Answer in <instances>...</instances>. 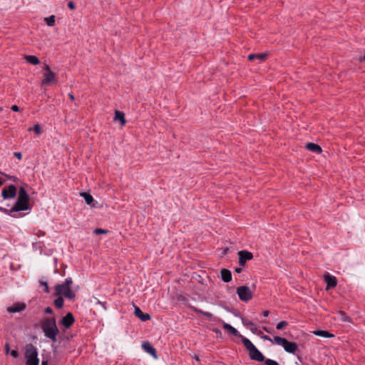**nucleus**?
Here are the masks:
<instances>
[{"label":"nucleus","mask_w":365,"mask_h":365,"mask_svg":"<svg viewBox=\"0 0 365 365\" xmlns=\"http://www.w3.org/2000/svg\"><path fill=\"white\" fill-rule=\"evenodd\" d=\"M41 328L44 335L53 341L56 340L58 329L56 326V319L53 317H47L42 319Z\"/></svg>","instance_id":"1"},{"label":"nucleus","mask_w":365,"mask_h":365,"mask_svg":"<svg viewBox=\"0 0 365 365\" xmlns=\"http://www.w3.org/2000/svg\"><path fill=\"white\" fill-rule=\"evenodd\" d=\"M29 209V197L24 187L19 188V197L14 206L12 207L13 211H24Z\"/></svg>","instance_id":"2"},{"label":"nucleus","mask_w":365,"mask_h":365,"mask_svg":"<svg viewBox=\"0 0 365 365\" xmlns=\"http://www.w3.org/2000/svg\"><path fill=\"white\" fill-rule=\"evenodd\" d=\"M24 357L26 365H38V352L33 344H28L25 347Z\"/></svg>","instance_id":"3"},{"label":"nucleus","mask_w":365,"mask_h":365,"mask_svg":"<svg viewBox=\"0 0 365 365\" xmlns=\"http://www.w3.org/2000/svg\"><path fill=\"white\" fill-rule=\"evenodd\" d=\"M247 349L249 351V356L252 360L259 362H265L264 355L256 348L254 344H244Z\"/></svg>","instance_id":"4"},{"label":"nucleus","mask_w":365,"mask_h":365,"mask_svg":"<svg viewBox=\"0 0 365 365\" xmlns=\"http://www.w3.org/2000/svg\"><path fill=\"white\" fill-rule=\"evenodd\" d=\"M237 294L240 300L248 302L252 298V292L249 287L241 286L237 289Z\"/></svg>","instance_id":"5"},{"label":"nucleus","mask_w":365,"mask_h":365,"mask_svg":"<svg viewBox=\"0 0 365 365\" xmlns=\"http://www.w3.org/2000/svg\"><path fill=\"white\" fill-rule=\"evenodd\" d=\"M45 73H43L44 78L41 81L42 85H48L51 83L56 82L55 73L51 70L48 65L44 67Z\"/></svg>","instance_id":"6"},{"label":"nucleus","mask_w":365,"mask_h":365,"mask_svg":"<svg viewBox=\"0 0 365 365\" xmlns=\"http://www.w3.org/2000/svg\"><path fill=\"white\" fill-rule=\"evenodd\" d=\"M16 195V187L14 185L4 187L1 190V196L4 200L13 199Z\"/></svg>","instance_id":"7"},{"label":"nucleus","mask_w":365,"mask_h":365,"mask_svg":"<svg viewBox=\"0 0 365 365\" xmlns=\"http://www.w3.org/2000/svg\"><path fill=\"white\" fill-rule=\"evenodd\" d=\"M239 257V264L241 267H244L246 262L253 258L252 252L247 250H241L237 253Z\"/></svg>","instance_id":"8"},{"label":"nucleus","mask_w":365,"mask_h":365,"mask_svg":"<svg viewBox=\"0 0 365 365\" xmlns=\"http://www.w3.org/2000/svg\"><path fill=\"white\" fill-rule=\"evenodd\" d=\"M74 322V317L73 314L71 312H68V314L64 316L61 322V324L65 327L68 328L70 327Z\"/></svg>","instance_id":"9"},{"label":"nucleus","mask_w":365,"mask_h":365,"mask_svg":"<svg viewBox=\"0 0 365 365\" xmlns=\"http://www.w3.org/2000/svg\"><path fill=\"white\" fill-rule=\"evenodd\" d=\"M26 309V304L24 303L17 302L14 304L12 306L7 308V311L9 313H16L24 311Z\"/></svg>","instance_id":"10"},{"label":"nucleus","mask_w":365,"mask_h":365,"mask_svg":"<svg viewBox=\"0 0 365 365\" xmlns=\"http://www.w3.org/2000/svg\"><path fill=\"white\" fill-rule=\"evenodd\" d=\"M134 314L142 322H146L150 319V316L147 313H143V311L136 306H134Z\"/></svg>","instance_id":"11"},{"label":"nucleus","mask_w":365,"mask_h":365,"mask_svg":"<svg viewBox=\"0 0 365 365\" xmlns=\"http://www.w3.org/2000/svg\"><path fill=\"white\" fill-rule=\"evenodd\" d=\"M143 349L153 356L155 359L158 358L157 351L152 344H142Z\"/></svg>","instance_id":"12"},{"label":"nucleus","mask_w":365,"mask_h":365,"mask_svg":"<svg viewBox=\"0 0 365 365\" xmlns=\"http://www.w3.org/2000/svg\"><path fill=\"white\" fill-rule=\"evenodd\" d=\"M305 147L308 150L315 153L319 154L321 153L322 151L321 147L319 145L315 144L314 143H308L306 144Z\"/></svg>","instance_id":"13"},{"label":"nucleus","mask_w":365,"mask_h":365,"mask_svg":"<svg viewBox=\"0 0 365 365\" xmlns=\"http://www.w3.org/2000/svg\"><path fill=\"white\" fill-rule=\"evenodd\" d=\"M220 273L221 278L225 282H229L232 280V273L229 269H222Z\"/></svg>","instance_id":"14"},{"label":"nucleus","mask_w":365,"mask_h":365,"mask_svg":"<svg viewBox=\"0 0 365 365\" xmlns=\"http://www.w3.org/2000/svg\"><path fill=\"white\" fill-rule=\"evenodd\" d=\"M325 281L327 282V289L333 288L336 286V279L334 276L328 275L325 277Z\"/></svg>","instance_id":"15"},{"label":"nucleus","mask_w":365,"mask_h":365,"mask_svg":"<svg viewBox=\"0 0 365 365\" xmlns=\"http://www.w3.org/2000/svg\"><path fill=\"white\" fill-rule=\"evenodd\" d=\"M287 352L295 354L297 351V344H280Z\"/></svg>","instance_id":"16"},{"label":"nucleus","mask_w":365,"mask_h":365,"mask_svg":"<svg viewBox=\"0 0 365 365\" xmlns=\"http://www.w3.org/2000/svg\"><path fill=\"white\" fill-rule=\"evenodd\" d=\"M114 120H119L122 125H124L125 124V115L121 111H119V110H115V111Z\"/></svg>","instance_id":"17"},{"label":"nucleus","mask_w":365,"mask_h":365,"mask_svg":"<svg viewBox=\"0 0 365 365\" xmlns=\"http://www.w3.org/2000/svg\"><path fill=\"white\" fill-rule=\"evenodd\" d=\"M70 289V287H68L63 283L61 284H57L55 287L56 294V295H61V294L63 295V292H66L67 289Z\"/></svg>","instance_id":"18"},{"label":"nucleus","mask_w":365,"mask_h":365,"mask_svg":"<svg viewBox=\"0 0 365 365\" xmlns=\"http://www.w3.org/2000/svg\"><path fill=\"white\" fill-rule=\"evenodd\" d=\"M223 328L227 331H228L230 334H231L234 336H240L238 331L235 328H234L233 327H232L231 325H230L228 324L224 323Z\"/></svg>","instance_id":"19"},{"label":"nucleus","mask_w":365,"mask_h":365,"mask_svg":"<svg viewBox=\"0 0 365 365\" xmlns=\"http://www.w3.org/2000/svg\"><path fill=\"white\" fill-rule=\"evenodd\" d=\"M24 59L32 65H37L39 63V60L36 56L26 55L24 56Z\"/></svg>","instance_id":"20"},{"label":"nucleus","mask_w":365,"mask_h":365,"mask_svg":"<svg viewBox=\"0 0 365 365\" xmlns=\"http://www.w3.org/2000/svg\"><path fill=\"white\" fill-rule=\"evenodd\" d=\"M314 335L322 336V337H333L334 335L325 330H317L313 332Z\"/></svg>","instance_id":"21"},{"label":"nucleus","mask_w":365,"mask_h":365,"mask_svg":"<svg viewBox=\"0 0 365 365\" xmlns=\"http://www.w3.org/2000/svg\"><path fill=\"white\" fill-rule=\"evenodd\" d=\"M81 196L83 197L86 202L89 205H91V203L94 201L93 197L89 193L81 192Z\"/></svg>","instance_id":"22"},{"label":"nucleus","mask_w":365,"mask_h":365,"mask_svg":"<svg viewBox=\"0 0 365 365\" xmlns=\"http://www.w3.org/2000/svg\"><path fill=\"white\" fill-rule=\"evenodd\" d=\"M44 21L48 26H53L55 25V16L53 15L45 18Z\"/></svg>","instance_id":"23"},{"label":"nucleus","mask_w":365,"mask_h":365,"mask_svg":"<svg viewBox=\"0 0 365 365\" xmlns=\"http://www.w3.org/2000/svg\"><path fill=\"white\" fill-rule=\"evenodd\" d=\"M53 304L57 308L60 309L63 305V299L61 297H59L54 300Z\"/></svg>","instance_id":"24"},{"label":"nucleus","mask_w":365,"mask_h":365,"mask_svg":"<svg viewBox=\"0 0 365 365\" xmlns=\"http://www.w3.org/2000/svg\"><path fill=\"white\" fill-rule=\"evenodd\" d=\"M0 211L3 212H4V213H6L7 215H11L12 217H16V216L14 214H13V213L14 212H16L17 211H13L12 208L10 209V210H7L6 208L0 207Z\"/></svg>","instance_id":"25"},{"label":"nucleus","mask_w":365,"mask_h":365,"mask_svg":"<svg viewBox=\"0 0 365 365\" xmlns=\"http://www.w3.org/2000/svg\"><path fill=\"white\" fill-rule=\"evenodd\" d=\"M63 296L65 297H67L68 299H73L75 297L74 293L71 290V288L69 289H67L66 292H63Z\"/></svg>","instance_id":"26"},{"label":"nucleus","mask_w":365,"mask_h":365,"mask_svg":"<svg viewBox=\"0 0 365 365\" xmlns=\"http://www.w3.org/2000/svg\"><path fill=\"white\" fill-rule=\"evenodd\" d=\"M108 232V231L107 230H103L101 228H96L93 231V233L96 235L106 234Z\"/></svg>","instance_id":"27"},{"label":"nucleus","mask_w":365,"mask_h":365,"mask_svg":"<svg viewBox=\"0 0 365 365\" xmlns=\"http://www.w3.org/2000/svg\"><path fill=\"white\" fill-rule=\"evenodd\" d=\"M33 130L35 132V133L37 135H40L41 133V128H40L39 125H38V124L35 125L33 128H29V130Z\"/></svg>","instance_id":"28"},{"label":"nucleus","mask_w":365,"mask_h":365,"mask_svg":"<svg viewBox=\"0 0 365 365\" xmlns=\"http://www.w3.org/2000/svg\"><path fill=\"white\" fill-rule=\"evenodd\" d=\"M288 325V323L286 321H282L277 325V329H282Z\"/></svg>","instance_id":"29"},{"label":"nucleus","mask_w":365,"mask_h":365,"mask_svg":"<svg viewBox=\"0 0 365 365\" xmlns=\"http://www.w3.org/2000/svg\"><path fill=\"white\" fill-rule=\"evenodd\" d=\"M274 342H289L286 339L275 336Z\"/></svg>","instance_id":"30"},{"label":"nucleus","mask_w":365,"mask_h":365,"mask_svg":"<svg viewBox=\"0 0 365 365\" xmlns=\"http://www.w3.org/2000/svg\"><path fill=\"white\" fill-rule=\"evenodd\" d=\"M265 364L266 365H279V364L277 361L269 359H267L265 360Z\"/></svg>","instance_id":"31"},{"label":"nucleus","mask_w":365,"mask_h":365,"mask_svg":"<svg viewBox=\"0 0 365 365\" xmlns=\"http://www.w3.org/2000/svg\"><path fill=\"white\" fill-rule=\"evenodd\" d=\"M198 312L201 313L202 314H203L204 316L207 317V318H212V314L210 312H203L202 310H199L197 311Z\"/></svg>","instance_id":"32"},{"label":"nucleus","mask_w":365,"mask_h":365,"mask_svg":"<svg viewBox=\"0 0 365 365\" xmlns=\"http://www.w3.org/2000/svg\"><path fill=\"white\" fill-rule=\"evenodd\" d=\"M11 355L14 357V358H17L19 356V353L17 349H14L11 351Z\"/></svg>","instance_id":"33"},{"label":"nucleus","mask_w":365,"mask_h":365,"mask_svg":"<svg viewBox=\"0 0 365 365\" xmlns=\"http://www.w3.org/2000/svg\"><path fill=\"white\" fill-rule=\"evenodd\" d=\"M72 282H73V281H72L71 278H67L63 284L66 286H67L68 287H70Z\"/></svg>","instance_id":"34"},{"label":"nucleus","mask_w":365,"mask_h":365,"mask_svg":"<svg viewBox=\"0 0 365 365\" xmlns=\"http://www.w3.org/2000/svg\"><path fill=\"white\" fill-rule=\"evenodd\" d=\"M68 7L70 9L73 10V9H75V8H76V5H75V4H74L73 1H69V2L68 3Z\"/></svg>","instance_id":"35"},{"label":"nucleus","mask_w":365,"mask_h":365,"mask_svg":"<svg viewBox=\"0 0 365 365\" xmlns=\"http://www.w3.org/2000/svg\"><path fill=\"white\" fill-rule=\"evenodd\" d=\"M257 57H258V54H250L248 56V59L250 61H253L254 59L257 58Z\"/></svg>","instance_id":"36"},{"label":"nucleus","mask_w":365,"mask_h":365,"mask_svg":"<svg viewBox=\"0 0 365 365\" xmlns=\"http://www.w3.org/2000/svg\"><path fill=\"white\" fill-rule=\"evenodd\" d=\"M359 61L361 62H361H365V51H364V55L360 56L359 57Z\"/></svg>","instance_id":"37"},{"label":"nucleus","mask_w":365,"mask_h":365,"mask_svg":"<svg viewBox=\"0 0 365 365\" xmlns=\"http://www.w3.org/2000/svg\"><path fill=\"white\" fill-rule=\"evenodd\" d=\"M45 313L46 314H52L53 313V309L50 307H48L45 309Z\"/></svg>","instance_id":"38"},{"label":"nucleus","mask_w":365,"mask_h":365,"mask_svg":"<svg viewBox=\"0 0 365 365\" xmlns=\"http://www.w3.org/2000/svg\"><path fill=\"white\" fill-rule=\"evenodd\" d=\"M265 57H266V54L262 53V54H258V57H257V58L261 61H263L265 58Z\"/></svg>","instance_id":"39"},{"label":"nucleus","mask_w":365,"mask_h":365,"mask_svg":"<svg viewBox=\"0 0 365 365\" xmlns=\"http://www.w3.org/2000/svg\"><path fill=\"white\" fill-rule=\"evenodd\" d=\"M11 108L13 111H15V112L19 111V108L16 105H13Z\"/></svg>","instance_id":"40"},{"label":"nucleus","mask_w":365,"mask_h":365,"mask_svg":"<svg viewBox=\"0 0 365 365\" xmlns=\"http://www.w3.org/2000/svg\"><path fill=\"white\" fill-rule=\"evenodd\" d=\"M14 156L17 158L19 160L22 158V154L21 153H14Z\"/></svg>","instance_id":"41"},{"label":"nucleus","mask_w":365,"mask_h":365,"mask_svg":"<svg viewBox=\"0 0 365 365\" xmlns=\"http://www.w3.org/2000/svg\"><path fill=\"white\" fill-rule=\"evenodd\" d=\"M235 271L237 273H240V272H242V267H236V268L235 269Z\"/></svg>","instance_id":"42"},{"label":"nucleus","mask_w":365,"mask_h":365,"mask_svg":"<svg viewBox=\"0 0 365 365\" xmlns=\"http://www.w3.org/2000/svg\"><path fill=\"white\" fill-rule=\"evenodd\" d=\"M44 292H45L46 293H48V292H49V289H48V284H47V283H45Z\"/></svg>","instance_id":"43"},{"label":"nucleus","mask_w":365,"mask_h":365,"mask_svg":"<svg viewBox=\"0 0 365 365\" xmlns=\"http://www.w3.org/2000/svg\"><path fill=\"white\" fill-rule=\"evenodd\" d=\"M5 351H6V353L8 354L9 353V344H5Z\"/></svg>","instance_id":"44"},{"label":"nucleus","mask_w":365,"mask_h":365,"mask_svg":"<svg viewBox=\"0 0 365 365\" xmlns=\"http://www.w3.org/2000/svg\"><path fill=\"white\" fill-rule=\"evenodd\" d=\"M193 359H195L196 361H200V358H199V356L198 355H195L194 356H192Z\"/></svg>","instance_id":"45"},{"label":"nucleus","mask_w":365,"mask_h":365,"mask_svg":"<svg viewBox=\"0 0 365 365\" xmlns=\"http://www.w3.org/2000/svg\"><path fill=\"white\" fill-rule=\"evenodd\" d=\"M242 342L246 343V342H251V341L249 339H247V338H243Z\"/></svg>","instance_id":"46"},{"label":"nucleus","mask_w":365,"mask_h":365,"mask_svg":"<svg viewBox=\"0 0 365 365\" xmlns=\"http://www.w3.org/2000/svg\"><path fill=\"white\" fill-rule=\"evenodd\" d=\"M262 338H263L264 339H265V340H269V341H270L272 342V339H269V338L268 336H263Z\"/></svg>","instance_id":"47"},{"label":"nucleus","mask_w":365,"mask_h":365,"mask_svg":"<svg viewBox=\"0 0 365 365\" xmlns=\"http://www.w3.org/2000/svg\"><path fill=\"white\" fill-rule=\"evenodd\" d=\"M268 315H269V312L268 311L264 312V317H267Z\"/></svg>","instance_id":"48"},{"label":"nucleus","mask_w":365,"mask_h":365,"mask_svg":"<svg viewBox=\"0 0 365 365\" xmlns=\"http://www.w3.org/2000/svg\"><path fill=\"white\" fill-rule=\"evenodd\" d=\"M41 365H48V361H43L42 363H41Z\"/></svg>","instance_id":"49"},{"label":"nucleus","mask_w":365,"mask_h":365,"mask_svg":"<svg viewBox=\"0 0 365 365\" xmlns=\"http://www.w3.org/2000/svg\"><path fill=\"white\" fill-rule=\"evenodd\" d=\"M69 97L71 98V99L74 100V96L73 94L70 93Z\"/></svg>","instance_id":"50"},{"label":"nucleus","mask_w":365,"mask_h":365,"mask_svg":"<svg viewBox=\"0 0 365 365\" xmlns=\"http://www.w3.org/2000/svg\"><path fill=\"white\" fill-rule=\"evenodd\" d=\"M4 181L0 178V187L3 185Z\"/></svg>","instance_id":"51"},{"label":"nucleus","mask_w":365,"mask_h":365,"mask_svg":"<svg viewBox=\"0 0 365 365\" xmlns=\"http://www.w3.org/2000/svg\"><path fill=\"white\" fill-rule=\"evenodd\" d=\"M41 283L43 284V286H44V287H45V283H46V282H41Z\"/></svg>","instance_id":"52"},{"label":"nucleus","mask_w":365,"mask_h":365,"mask_svg":"<svg viewBox=\"0 0 365 365\" xmlns=\"http://www.w3.org/2000/svg\"><path fill=\"white\" fill-rule=\"evenodd\" d=\"M1 110V108L0 107V110Z\"/></svg>","instance_id":"53"}]
</instances>
